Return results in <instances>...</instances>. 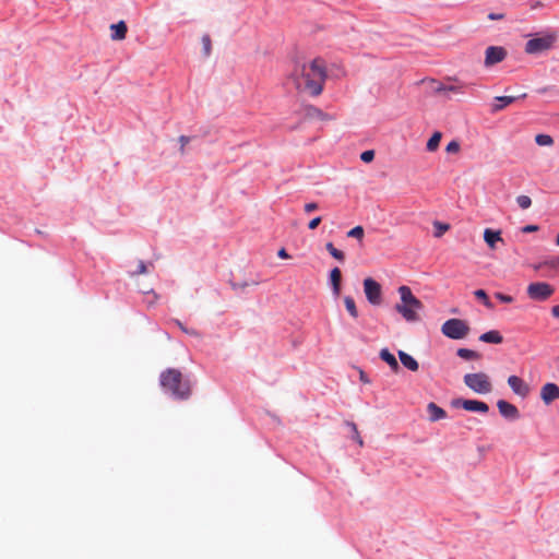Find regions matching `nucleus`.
<instances>
[{
	"mask_svg": "<svg viewBox=\"0 0 559 559\" xmlns=\"http://www.w3.org/2000/svg\"><path fill=\"white\" fill-rule=\"evenodd\" d=\"M496 298H498L500 301L502 302H506V304H511L513 301V298L509 295H504L502 293H496L495 294Z\"/></svg>",
	"mask_w": 559,
	"mask_h": 559,
	"instance_id": "39",
	"label": "nucleus"
},
{
	"mask_svg": "<svg viewBox=\"0 0 559 559\" xmlns=\"http://www.w3.org/2000/svg\"><path fill=\"white\" fill-rule=\"evenodd\" d=\"M463 381L475 393L488 394L492 391L490 378L485 372L466 373Z\"/></svg>",
	"mask_w": 559,
	"mask_h": 559,
	"instance_id": "4",
	"label": "nucleus"
},
{
	"mask_svg": "<svg viewBox=\"0 0 559 559\" xmlns=\"http://www.w3.org/2000/svg\"><path fill=\"white\" fill-rule=\"evenodd\" d=\"M497 406H498L499 413L504 418L515 420L520 417V412L516 408V406L504 401V400L498 401Z\"/></svg>",
	"mask_w": 559,
	"mask_h": 559,
	"instance_id": "13",
	"label": "nucleus"
},
{
	"mask_svg": "<svg viewBox=\"0 0 559 559\" xmlns=\"http://www.w3.org/2000/svg\"><path fill=\"white\" fill-rule=\"evenodd\" d=\"M202 47H203V53L205 57H209L211 55L212 50V41L210 35L205 34L202 36Z\"/></svg>",
	"mask_w": 559,
	"mask_h": 559,
	"instance_id": "32",
	"label": "nucleus"
},
{
	"mask_svg": "<svg viewBox=\"0 0 559 559\" xmlns=\"http://www.w3.org/2000/svg\"><path fill=\"white\" fill-rule=\"evenodd\" d=\"M146 272H147V265L142 260H140L138 262L136 271L131 272L130 276H136V275H141V274H145Z\"/></svg>",
	"mask_w": 559,
	"mask_h": 559,
	"instance_id": "35",
	"label": "nucleus"
},
{
	"mask_svg": "<svg viewBox=\"0 0 559 559\" xmlns=\"http://www.w3.org/2000/svg\"><path fill=\"white\" fill-rule=\"evenodd\" d=\"M321 221L322 218L320 216L312 218L308 224L309 229H316L320 225Z\"/></svg>",
	"mask_w": 559,
	"mask_h": 559,
	"instance_id": "41",
	"label": "nucleus"
},
{
	"mask_svg": "<svg viewBox=\"0 0 559 559\" xmlns=\"http://www.w3.org/2000/svg\"><path fill=\"white\" fill-rule=\"evenodd\" d=\"M556 41L555 35H545L530 39L525 45V52L530 55L539 53L550 49Z\"/></svg>",
	"mask_w": 559,
	"mask_h": 559,
	"instance_id": "6",
	"label": "nucleus"
},
{
	"mask_svg": "<svg viewBox=\"0 0 559 559\" xmlns=\"http://www.w3.org/2000/svg\"><path fill=\"white\" fill-rule=\"evenodd\" d=\"M442 333L452 340H462L468 332L469 326L461 319H449L441 326Z\"/></svg>",
	"mask_w": 559,
	"mask_h": 559,
	"instance_id": "5",
	"label": "nucleus"
},
{
	"mask_svg": "<svg viewBox=\"0 0 559 559\" xmlns=\"http://www.w3.org/2000/svg\"><path fill=\"white\" fill-rule=\"evenodd\" d=\"M159 381L162 388L178 400H187L191 395L190 382L183 379L178 369L169 368L165 370L162 372Z\"/></svg>",
	"mask_w": 559,
	"mask_h": 559,
	"instance_id": "2",
	"label": "nucleus"
},
{
	"mask_svg": "<svg viewBox=\"0 0 559 559\" xmlns=\"http://www.w3.org/2000/svg\"><path fill=\"white\" fill-rule=\"evenodd\" d=\"M456 354L459 357H461L463 359H467V360L480 358V355L477 352L468 349V348H459Z\"/></svg>",
	"mask_w": 559,
	"mask_h": 559,
	"instance_id": "24",
	"label": "nucleus"
},
{
	"mask_svg": "<svg viewBox=\"0 0 559 559\" xmlns=\"http://www.w3.org/2000/svg\"><path fill=\"white\" fill-rule=\"evenodd\" d=\"M501 17H502V15H496V14H492V13L489 14V19L490 20H497V19H501Z\"/></svg>",
	"mask_w": 559,
	"mask_h": 559,
	"instance_id": "48",
	"label": "nucleus"
},
{
	"mask_svg": "<svg viewBox=\"0 0 559 559\" xmlns=\"http://www.w3.org/2000/svg\"><path fill=\"white\" fill-rule=\"evenodd\" d=\"M364 228L361 226H356L354 228H352L348 233H347V237H350V238H356L358 239L359 241L362 240L364 238Z\"/></svg>",
	"mask_w": 559,
	"mask_h": 559,
	"instance_id": "33",
	"label": "nucleus"
},
{
	"mask_svg": "<svg viewBox=\"0 0 559 559\" xmlns=\"http://www.w3.org/2000/svg\"><path fill=\"white\" fill-rule=\"evenodd\" d=\"M484 239L491 249L496 247L497 241H502L500 231H493L489 228L485 229Z\"/></svg>",
	"mask_w": 559,
	"mask_h": 559,
	"instance_id": "21",
	"label": "nucleus"
},
{
	"mask_svg": "<svg viewBox=\"0 0 559 559\" xmlns=\"http://www.w3.org/2000/svg\"><path fill=\"white\" fill-rule=\"evenodd\" d=\"M180 142V154L183 155L186 153V145L190 142V138L187 135H180L179 136Z\"/></svg>",
	"mask_w": 559,
	"mask_h": 559,
	"instance_id": "38",
	"label": "nucleus"
},
{
	"mask_svg": "<svg viewBox=\"0 0 559 559\" xmlns=\"http://www.w3.org/2000/svg\"><path fill=\"white\" fill-rule=\"evenodd\" d=\"M177 325L180 328V330L187 334L193 335V336H200V334L195 330H189L187 329L181 322L177 321Z\"/></svg>",
	"mask_w": 559,
	"mask_h": 559,
	"instance_id": "40",
	"label": "nucleus"
},
{
	"mask_svg": "<svg viewBox=\"0 0 559 559\" xmlns=\"http://www.w3.org/2000/svg\"><path fill=\"white\" fill-rule=\"evenodd\" d=\"M249 284L247 282H243V283H233L231 286H233V289L235 290H238V289H245Z\"/></svg>",
	"mask_w": 559,
	"mask_h": 559,
	"instance_id": "44",
	"label": "nucleus"
},
{
	"mask_svg": "<svg viewBox=\"0 0 559 559\" xmlns=\"http://www.w3.org/2000/svg\"><path fill=\"white\" fill-rule=\"evenodd\" d=\"M442 134L439 131H436L431 138L428 140L426 148L429 152H435L439 147Z\"/></svg>",
	"mask_w": 559,
	"mask_h": 559,
	"instance_id": "23",
	"label": "nucleus"
},
{
	"mask_svg": "<svg viewBox=\"0 0 559 559\" xmlns=\"http://www.w3.org/2000/svg\"><path fill=\"white\" fill-rule=\"evenodd\" d=\"M346 425L350 428L353 433V439L359 444V447L364 445V441L359 435L358 428L355 423L346 421Z\"/></svg>",
	"mask_w": 559,
	"mask_h": 559,
	"instance_id": "31",
	"label": "nucleus"
},
{
	"mask_svg": "<svg viewBox=\"0 0 559 559\" xmlns=\"http://www.w3.org/2000/svg\"><path fill=\"white\" fill-rule=\"evenodd\" d=\"M292 78L297 90L311 96H319L328 78L325 61L316 58L309 62L295 66Z\"/></svg>",
	"mask_w": 559,
	"mask_h": 559,
	"instance_id": "1",
	"label": "nucleus"
},
{
	"mask_svg": "<svg viewBox=\"0 0 559 559\" xmlns=\"http://www.w3.org/2000/svg\"><path fill=\"white\" fill-rule=\"evenodd\" d=\"M325 248H326V250L329 251V253H330L334 259H336V260H338V261H341V262H343V261H344V259H345L344 253H343L341 250L336 249L332 242H328V243L325 245Z\"/></svg>",
	"mask_w": 559,
	"mask_h": 559,
	"instance_id": "28",
	"label": "nucleus"
},
{
	"mask_svg": "<svg viewBox=\"0 0 559 559\" xmlns=\"http://www.w3.org/2000/svg\"><path fill=\"white\" fill-rule=\"evenodd\" d=\"M518 99L516 96H497L493 99V104L491 107L492 112L500 111L504 109L507 106L511 105Z\"/></svg>",
	"mask_w": 559,
	"mask_h": 559,
	"instance_id": "14",
	"label": "nucleus"
},
{
	"mask_svg": "<svg viewBox=\"0 0 559 559\" xmlns=\"http://www.w3.org/2000/svg\"><path fill=\"white\" fill-rule=\"evenodd\" d=\"M360 159L364 163H371L374 159V151L373 150H368V151L362 152L360 154Z\"/></svg>",
	"mask_w": 559,
	"mask_h": 559,
	"instance_id": "36",
	"label": "nucleus"
},
{
	"mask_svg": "<svg viewBox=\"0 0 559 559\" xmlns=\"http://www.w3.org/2000/svg\"><path fill=\"white\" fill-rule=\"evenodd\" d=\"M538 228L539 227L537 225H526L522 228V233H524V234L534 233V231H537Z\"/></svg>",
	"mask_w": 559,
	"mask_h": 559,
	"instance_id": "43",
	"label": "nucleus"
},
{
	"mask_svg": "<svg viewBox=\"0 0 559 559\" xmlns=\"http://www.w3.org/2000/svg\"><path fill=\"white\" fill-rule=\"evenodd\" d=\"M474 295L477 299L481 300L483 304L488 308V309H492L493 308V305L491 304V301L489 300L488 298V295L487 293L484 290V289H477L474 292Z\"/></svg>",
	"mask_w": 559,
	"mask_h": 559,
	"instance_id": "29",
	"label": "nucleus"
},
{
	"mask_svg": "<svg viewBox=\"0 0 559 559\" xmlns=\"http://www.w3.org/2000/svg\"><path fill=\"white\" fill-rule=\"evenodd\" d=\"M318 209V204L316 202H310V203H307L305 204V212L306 213H311L312 211H316Z\"/></svg>",
	"mask_w": 559,
	"mask_h": 559,
	"instance_id": "42",
	"label": "nucleus"
},
{
	"mask_svg": "<svg viewBox=\"0 0 559 559\" xmlns=\"http://www.w3.org/2000/svg\"><path fill=\"white\" fill-rule=\"evenodd\" d=\"M556 243L559 246V234L557 235Z\"/></svg>",
	"mask_w": 559,
	"mask_h": 559,
	"instance_id": "49",
	"label": "nucleus"
},
{
	"mask_svg": "<svg viewBox=\"0 0 559 559\" xmlns=\"http://www.w3.org/2000/svg\"><path fill=\"white\" fill-rule=\"evenodd\" d=\"M540 399L546 405H549L559 399V386L556 383H546L540 389Z\"/></svg>",
	"mask_w": 559,
	"mask_h": 559,
	"instance_id": "12",
	"label": "nucleus"
},
{
	"mask_svg": "<svg viewBox=\"0 0 559 559\" xmlns=\"http://www.w3.org/2000/svg\"><path fill=\"white\" fill-rule=\"evenodd\" d=\"M427 412L431 421H437L445 418L447 413L443 408L439 407L436 403L431 402L427 405Z\"/></svg>",
	"mask_w": 559,
	"mask_h": 559,
	"instance_id": "18",
	"label": "nucleus"
},
{
	"mask_svg": "<svg viewBox=\"0 0 559 559\" xmlns=\"http://www.w3.org/2000/svg\"><path fill=\"white\" fill-rule=\"evenodd\" d=\"M516 203L522 210H526L532 205V200L528 195L522 194L516 198Z\"/></svg>",
	"mask_w": 559,
	"mask_h": 559,
	"instance_id": "34",
	"label": "nucleus"
},
{
	"mask_svg": "<svg viewBox=\"0 0 559 559\" xmlns=\"http://www.w3.org/2000/svg\"><path fill=\"white\" fill-rule=\"evenodd\" d=\"M359 379L364 383H369L370 382L368 377H367V374L362 370L359 371Z\"/></svg>",
	"mask_w": 559,
	"mask_h": 559,
	"instance_id": "45",
	"label": "nucleus"
},
{
	"mask_svg": "<svg viewBox=\"0 0 559 559\" xmlns=\"http://www.w3.org/2000/svg\"><path fill=\"white\" fill-rule=\"evenodd\" d=\"M479 341L485 342V343H491V344H501L503 341V337L499 331L491 330L486 333H483L479 336Z\"/></svg>",
	"mask_w": 559,
	"mask_h": 559,
	"instance_id": "19",
	"label": "nucleus"
},
{
	"mask_svg": "<svg viewBox=\"0 0 559 559\" xmlns=\"http://www.w3.org/2000/svg\"><path fill=\"white\" fill-rule=\"evenodd\" d=\"M508 384L513 391V393L519 395L520 397L524 399L530 394V385L518 376H510L508 378Z\"/></svg>",
	"mask_w": 559,
	"mask_h": 559,
	"instance_id": "11",
	"label": "nucleus"
},
{
	"mask_svg": "<svg viewBox=\"0 0 559 559\" xmlns=\"http://www.w3.org/2000/svg\"><path fill=\"white\" fill-rule=\"evenodd\" d=\"M399 358H400L402 365L405 368H407L408 370L414 371V372L418 370L419 365H418L417 360L409 354H407L403 350H399Z\"/></svg>",
	"mask_w": 559,
	"mask_h": 559,
	"instance_id": "16",
	"label": "nucleus"
},
{
	"mask_svg": "<svg viewBox=\"0 0 559 559\" xmlns=\"http://www.w3.org/2000/svg\"><path fill=\"white\" fill-rule=\"evenodd\" d=\"M344 304L349 314L356 319L358 317V310L356 308L355 300L350 296H346L344 298Z\"/></svg>",
	"mask_w": 559,
	"mask_h": 559,
	"instance_id": "25",
	"label": "nucleus"
},
{
	"mask_svg": "<svg viewBox=\"0 0 559 559\" xmlns=\"http://www.w3.org/2000/svg\"><path fill=\"white\" fill-rule=\"evenodd\" d=\"M277 254H278V257H280V258H283V259H286V258H288V257H289V255H288V253L286 252V250H285L284 248H282V249L278 251V253H277Z\"/></svg>",
	"mask_w": 559,
	"mask_h": 559,
	"instance_id": "47",
	"label": "nucleus"
},
{
	"mask_svg": "<svg viewBox=\"0 0 559 559\" xmlns=\"http://www.w3.org/2000/svg\"><path fill=\"white\" fill-rule=\"evenodd\" d=\"M535 142L539 146H551L554 144V139L549 134H537L535 136Z\"/></svg>",
	"mask_w": 559,
	"mask_h": 559,
	"instance_id": "26",
	"label": "nucleus"
},
{
	"mask_svg": "<svg viewBox=\"0 0 559 559\" xmlns=\"http://www.w3.org/2000/svg\"><path fill=\"white\" fill-rule=\"evenodd\" d=\"M400 302L394 306L403 319L407 322L419 321V312L424 309L423 302L413 294L408 286L399 287Z\"/></svg>",
	"mask_w": 559,
	"mask_h": 559,
	"instance_id": "3",
	"label": "nucleus"
},
{
	"mask_svg": "<svg viewBox=\"0 0 559 559\" xmlns=\"http://www.w3.org/2000/svg\"><path fill=\"white\" fill-rule=\"evenodd\" d=\"M305 116L310 119H319V120H329L331 117L323 112L321 109L314 107V106H307L305 108Z\"/></svg>",
	"mask_w": 559,
	"mask_h": 559,
	"instance_id": "20",
	"label": "nucleus"
},
{
	"mask_svg": "<svg viewBox=\"0 0 559 559\" xmlns=\"http://www.w3.org/2000/svg\"><path fill=\"white\" fill-rule=\"evenodd\" d=\"M330 280L333 287V293L337 296L341 290L342 274L338 267H334L330 273Z\"/></svg>",
	"mask_w": 559,
	"mask_h": 559,
	"instance_id": "22",
	"label": "nucleus"
},
{
	"mask_svg": "<svg viewBox=\"0 0 559 559\" xmlns=\"http://www.w3.org/2000/svg\"><path fill=\"white\" fill-rule=\"evenodd\" d=\"M507 50L500 46H489L485 52V66L492 67L504 60Z\"/></svg>",
	"mask_w": 559,
	"mask_h": 559,
	"instance_id": "10",
	"label": "nucleus"
},
{
	"mask_svg": "<svg viewBox=\"0 0 559 559\" xmlns=\"http://www.w3.org/2000/svg\"><path fill=\"white\" fill-rule=\"evenodd\" d=\"M452 406L467 412L487 413L489 411V406L485 402L477 400L456 399L452 401Z\"/></svg>",
	"mask_w": 559,
	"mask_h": 559,
	"instance_id": "9",
	"label": "nucleus"
},
{
	"mask_svg": "<svg viewBox=\"0 0 559 559\" xmlns=\"http://www.w3.org/2000/svg\"><path fill=\"white\" fill-rule=\"evenodd\" d=\"M380 358L385 361L392 371L397 372L400 370V365L395 358V356L390 353L388 348H382L379 354Z\"/></svg>",
	"mask_w": 559,
	"mask_h": 559,
	"instance_id": "17",
	"label": "nucleus"
},
{
	"mask_svg": "<svg viewBox=\"0 0 559 559\" xmlns=\"http://www.w3.org/2000/svg\"><path fill=\"white\" fill-rule=\"evenodd\" d=\"M110 29L112 32L110 36L112 40H122L126 38L128 27L123 21H120L116 24H111Z\"/></svg>",
	"mask_w": 559,
	"mask_h": 559,
	"instance_id": "15",
	"label": "nucleus"
},
{
	"mask_svg": "<svg viewBox=\"0 0 559 559\" xmlns=\"http://www.w3.org/2000/svg\"><path fill=\"white\" fill-rule=\"evenodd\" d=\"M435 237L440 238L445 231L450 229V225L439 221L433 222Z\"/></svg>",
	"mask_w": 559,
	"mask_h": 559,
	"instance_id": "27",
	"label": "nucleus"
},
{
	"mask_svg": "<svg viewBox=\"0 0 559 559\" xmlns=\"http://www.w3.org/2000/svg\"><path fill=\"white\" fill-rule=\"evenodd\" d=\"M551 314H552L555 318L559 319V305L554 306V307L551 308Z\"/></svg>",
	"mask_w": 559,
	"mask_h": 559,
	"instance_id": "46",
	"label": "nucleus"
},
{
	"mask_svg": "<svg viewBox=\"0 0 559 559\" xmlns=\"http://www.w3.org/2000/svg\"><path fill=\"white\" fill-rule=\"evenodd\" d=\"M554 287L546 282H535L527 286L528 297L537 301L547 300L554 294Z\"/></svg>",
	"mask_w": 559,
	"mask_h": 559,
	"instance_id": "7",
	"label": "nucleus"
},
{
	"mask_svg": "<svg viewBox=\"0 0 559 559\" xmlns=\"http://www.w3.org/2000/svg\"><path fill=\"white\" fill-rule=\"evenodd\" d=\"M445 151L448 153H457L460 151V143L457 141H451L448 143Z\"/></svg>",
	"mask_w": 559,
	"mask_h": 559,
	"instance_id": "37",
	"label": "nucleus"
},
{
	"mask_svg": "<svg viewBox=\"0 0 559 559\" xmlns=\"http://www.w3.org/2000/svg\"><path fill=\"white\" fill-rule=\"evenodd\" d=\"M462 87L463 85H444V84H441L439 83L437 86H436V92L440 93V92H453V93H457V92H461L462 91Z\"/></svg>",
	"mask_w": 559,
	"mask_h": 559,
	"instance_id": "30",
	"label": "nucleus"
},
{
	"mask_svg": "<svg viewBox=\"0 0 559 559\" xmlns=\"http://www.w3.org/2000/svg\"><path fill=\"white\" fill-rule=\"evenodd\" d=\"M364 292L367 300L373 305L379 306L382 302L381 285L371 277L364 280Z\"/></svg>",
	"mask_w": 559,
	"mask_h": 559,
	"instance_id": "8",
	"label": "nucleus"
}]
</instances>
